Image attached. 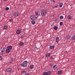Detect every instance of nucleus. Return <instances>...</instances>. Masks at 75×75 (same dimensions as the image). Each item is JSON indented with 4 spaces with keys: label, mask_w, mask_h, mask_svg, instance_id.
<instances>
[{
    "label": "nucleus",
    "mask_w": 75,
    "mask_h": 75,
    "mask_svg": "<svg viewBox=\"0 0 75 75\" xmlns=\"http://www.w3.org/2000/svg\"><path fill=\"white\" fill-rule=\"evenodd\" d=\"M2 51H5V49L3 48V49L2 50Z\"/></svg>",
    "instance_id": "nucleus-34"
},
{
    "label": "nucleus",
    "mask_w": 75,
    "mask_h": 75,
    "mask_svg": "<svg viewBox=\"0 0 75 75\" xmlns=\"http://www.w3.org/2000/svg\"><path fill=\"white\" fill-rule=\"evenodd\" d=\"M7 28H8V26H5L4 27L3 29L4 30H7Z\"/></svg>",
    "instance_id": "nucleus-10"
},
{
    "label": "nucleus",
    "mask_w": 75,
    "mask_h": 75,
    "mask_svg": "<svg viewBox=\"0 0 75 75\" xmlns=\"http://www.w3.org/2000/svg\"><path fill=\"white\" fill-rule=\"evenodd\" d=\"M19 44L20 45H21V46H22L23 45V44H24V43L23 42H21Z\"/></svg>",
    "instance_id": "nucleus-17"
},
{
    "label": "nucleus",
    "mask_w": 75,
    "mask_h": 75,
    "mask_svg": "<svg viewBox=\"0 0 75 75\" xmlns=\"http://www.w3.org/2000/svg\"><path fill=\"white\" fill-rule=\"evenodd\" d=\"M26 73V71H22L21 73L22 74H25Z\"/></svg>",
    "instance_id": "nucleus-21"
},
{
    "label": "nucleus",
    "mask_w": 75,
    "mask_h": 75,
    "mask_svg": "<svg viewBox=\"0 0 75 75\" xmlns=\"http://www.w3.org/2000/svg\"><path fill=\"white\" fill-rule=\"evenodd\" d=\"M5 10L7 11H8V10H9V8L8 7H7L5 8Z\"/></svg>",
    "instance_id": "nucleus-28"
},
{
    "label": "nucleus",
    "mask_w": 75,
    "mask_h": 75,
    "mask_svg": "<svg viewBox=\"0 0 75 75\" xmlns=\"http://www.w3.org/2000/svg\"><path fill=\"white\" fill-rule=\"evenodd\" d=\"M23 67H26L28 65V62L26 61H24L21 64Z\"/></svg>",
    "instance_id": "nucleus-2"
},
{
    "label": "nucleus",
    "mask_w": 75,
    "mask_h": 75,
    "mask_svg": "<svg viewBox=\"0 0 75 75\" xmlns=\"http://www.w3.org/2000/svg\"><path fill=\"white\" fill-rule=\"evenodd\" d=\"M72 40H75V35L73 36L72 37Z\"/></svg>",
    "instance_id": "nucleus-19"
},
{
    "label": "nucleus",
    "mask_w": 75,
    "mask_h": 75,
    "mask_svg": "<svg viewBox=\"0 0 75 75\" xmlns=\"http://www.w3.org/2000/svg\"><path fill=\"white\" fill-rule=\"evenodd\" d=\"M53 69L55 70L57 68V66L56 65H54L53 67Z\"/></svg>",
    "instance_id": "nucleus-7"
},
{
    "label": "nucleus",
    "mask_w": 75,
    "mask_h": 75,
    "mask_svg": "<svg viewBox=\"0 0 75 75\" xmlns=\"http://www.w3.org/2000/svg\"><path fill=\"white\" fill-rule=\"evenodd\" d=\"M1 56H0V60H1Z\"/></svg>",
    "instance_id": "nucleus-37"
},
{
    "label": "nucleus",
    "mask_w": 75,
    "mask_h": 75,
    "mask_svg": "<svg viewBox=\"0 0 75 75\" xmlns=\"http://www.w3.org/2000/svg\"><path fill=\"white\" fill-rule=\"evenodd\" d=\"M54 47H55L54 46H50V49L52 50V49H54Z\"/></svg>",
    "instance_id": "nucleus-14"
},
{
    "label": "nucleus",
    "mask_w": 75,
    "mask_h": 75,
    "mask_svg": "<svg viewBox=\"0 0 75 75\" xmlns=\"http://www.w3.org/2000/svg\"><path fill=\"white\" fill-rule=\"evenodd\" d=\"M20 14V13L18 11L16 12H15L14 13V17H18L19 16V14Z\"/></svg>",
    "instance_id": "nucleus-3"
},
{
    "label": "nucleus",
    "mask_w": 75,
    "mask_h": 75,
    "mask_svg": "<svg viewBox=\"0 0 75 75\" xmlns=\"http://www.w3.org/2000/svg\"><path fill=\"white\" fill-rule=\"evenodd\" d=\"M4 52V50H3V51L2 50V51H1V52L2 53H3V52Z\"/></svg>",
    "instance_id": "nucleus-38"
},
{
    "label": "nucleus",
    "mask_w": 75,
    "mask_h": 75,
    "mask_svg": "<svg viewBox=\"0 0 75 75\" xmlns=\"http://www.w3.org/2000/svg\"><path fill=\"white\" fill-rule=\"evenodd\" d=\"M47 75H51V72L50 71H48L47 72Z\"/></svg>",
    "instance_id": "nucleus-23"
},
{
    "label": "nucleus",
    "mask_w": 75,
    "mask_h": 75,
    "mask_svg": "<svg viewBox=\"0 0 75 75\" xmlns=\"http://www.w3.org/2000/svg\"><path fill=\"white\" fill-rule=\"evenodd\" d=\"M35 48H37V49H38V48H37V47H35Z\"/></svg>",
    "instance_id": "nucleus-39"
},
{
    "label": "nucleus",
    "mask_w": 75,
    "mask_h": 75,
    "mask_svg": "<svg viewBox=\"0 0 75 75\" xmlns=\"http://www.w3.org/2000/svg\"><path fill=\"white\" fill-rule=\"evenodd\" d=\"M0 75H1V74H0Z\"/></svg>",
    "instance_id": "nucleus-42"
},
{
    "label": "nucleus",
    "mask_w": 75,
    "mask_h": 75,
    "mask_svg": "<svg viewBox=\"0 0 75 75\" xmlns=\"http://www.w3.org/2000/svg\"><path fill=\"white\" fill-rule=\"evenodd\" d=\"M54 28L55 30H57L58 29V27L57 26H54Z\"/></svg>",
    "instance_id": "nucleus-22"
},
{
    "label": "nucleus",
    "mask_w": 75,
    "mask_h": 75,
    "mask_svg": "<svg viewBox=\"0 0 75 75\" xmlns=\"http://www.w3.org/2000/svg\"><path fill=\"white\" fill-rule=\"evenodd\" d=\"M33 67H34V66H33V65H31L30 66V68H31L32 69H33Z\"/></svg>",
    "instance_id": "nucleus-25"
},
{
    "label": "nucleus",
    "mask_w": 75,
    "mask_h": 75,
    "mask_svg": "<svg viewBox=\"0 0 75 75\" xmlns=\"http://www.w3.org/2000/svg\"><path fill=\"white\" fill-rule=\"evenodd\" d=\"M6 71L8 72H11V68H8L6 69Z\"/></svg>",
    "instance_id": "nucleus-5"
},
{
    "label": "nucleus",
    "mask_w": 75,
    "mask_h": 75,
    "mask_svg": "<svg viewBox=\"0 0 75 75\" xmlns=\"http://www.w3.org/2000/svg\"><path fill=\"white\" fill-rule=\"evenodd\" d=\"M35 14L36 16H38V12H36Z\"/></svg>",
    "instance_id": "nucleus-31"
},
{
    "label": "nucleus",
    "mask_w": 75,
    "mask_h": 75,
    "mask_svg": "<svg viewBox=\"0 0 75 75\" xmlns=\"http://www.w3.org/2000/svg\"><path fill=\"white\" fill-rule=\"evenodd\" d=\"M38 49H39V48H38Z\"/></svg>",
    "instance_id": "nucleus-43"
},
{
    "label": "nucleus",
    "mask_w": 75,
    "mask_h": 75,
    "mask_svg": "<svg viewBox=\"0 0 75 75\" xmlns=\"http://www.w3.org/2000/svg\"><path fill=\"white\" fill-rule=\"evenodd\" d=\"M13 19H11L9 21H10V22H13Z\"/></svg>",
    "instance_id": "nucleus-30"
},
{
    "label": "nucleus",
    "mask_w": 75,
    "mask_h": 75,
    "mask_svg": "<svg viewBox=\"0 0 75 75\" xmlns=\"http://www.w3.org/2000/svg\"><path fill=\"white\" fill-rule=\"evenodd\" d=\"M53 64H50V67H52V65Z\"/></svg>",
    "instance_id": "nucleus-32"
},
{
    "label": "nucleus",
    "mask_w": 75,
    "mask_h": 75,
    "mask_svg": "<svg viewBox=\"0 0 75 75\" xmlns=\"http://www.w3.org/2000/svg\"><path fill=\"white\" fill-rule=\"evenodd\" d=\"M56 42H59V38L57 37L56 38Z\"/></svg>",
    "instance_id": "nucleus-8"
},
{
    "label": "nucleus",
    "mask_w": 75,
    "mask_h": 75,
    "mask_svg": "<svg viewBox=\"0 0 75 75\" xmlns=\"http://www.w3.org/2000/svg\"><path fill=\"white\" fill-rule=\"evenodd\" d=\"M12 48V46H8L7 47V49H9V50H11Z\"/></svg>",
    "instance_id": "nucleus-12"
},
{
    "label": "nucleus",
    "mask_w": 75,
    "mask_h": 75,
    "mask_svg": "<svg viewBox=\"0 0 75 75\" xmlns=\"http://www.w3.org/2000/svg\"><path fill=\"white\" fill-rule=\"evenodd\" d=\"M41 16H45L46 15V13H47V11L46 9H42L41 10Z\"/></svg>",
    "instance_id": "nucleus-1"
},
{
    "label": "nucleus",
    "mask_w": 75,
    "mask_h": 75,
    "mask_svg": "<svg viewBox=\"0 0 75 75\" xmlns=\"http://www.w3.org/2000/svg\"><path fill=\"white\" fill-rule=\"evenodd\" d=\"M31 23L32 24H35V20L32 21Z\"/></svg>",
    "instance_id": "nucleus-13"
},
{
    "label": "nucleus",
    "mask_w": 75,
    "mask_h": 75,
    "mask_svg": "<svg viewBox=\"0 0 75 75\" xmlns=\"http://www.w3.org/2000/svg\"><path fill=\"white\" fill-rule=\"evenodd\" d=\"M50 53H47L46 55V57H50Z\"/></svg>",
    "instance_id": "nucleus-16"
},
{
    "label": "nucleus",
    "mask_w": 75,
    "mask_h": 75,
    "mask_svg": "<svg viewBox=\"0 0 75 75\" xmlns=\"http://www.w3.org/2000/svg\"><path fill=\"white\" fill-rule=\"evenodd\" d=\"M60 25H63V22H61L60 23Z\"/></svg>",
    "instance_id": "nucleus-26"
},
{
    "label": "nucleus",
    "mask_w": 75,
    "mask_h": 75,
    "mask_svg": "<svg viewBox=\"0 0 75 75\" xmlns=\"http://www.w3.org/2000/svg\"><path fill=\"white\" fill-rule=\"evenodd\" d=\"M55 7L56 8H57L58 7V5H56V6H55Z\"/></svg>",
    "instance_id": "nucleus-36"
},
{
    "label": "nucleus",
    "mask_w": 75,
    "mask_h": 75,
    "mask_svg": "<svg viewBox=\"0 0 75 75\" xmlns=\"http://www.w3.org/2000/svg\"><path fill=\"white\" fill-rule=\"evenodd\" d=\"M36 18L37 17H36V16L35 15H32L30 16V19L31 20H35Z\"/></svg>",
    "instance_id": "nucleus-4"
},
{
    "label": "nucleus",
    "mask_w": 75,
    "mask_h": 75,
    "mask_svg": "<svg viewBox=\"0 0 75 75\" xmlns=\"http://www.w3.org/2000/svg\"><path fill=\"white\" fill-rule=\"evenodd\" d=\"M16 33L17 34H20V33H21V30H18L16 31Z\"/></svg>",
    "instance_id": "nucleus-6"
},
{
    "label": "nucleus",
    "mask_w": 75,
    "mask_h": 75,
    "mask_svg": "<svg viewBox=\"0 0 75 75\" xmlns=\"http://www.w3.org/2000/svg\"><path fill=\"white\" fill-rule=\"evenodd\" d=\"M67 18L68 19L70 20V19H71V16L70 15H69L68 16H67Z\"/></svg>",
    "instance_id": "nucleus-15"
},
{
    "label": "nucleus",
    "mask_w": 75,
    "mask_h": 75,
    "mask_svg": "<svg viewBox=\"0 0 75 75\" xmlns=\"http://www.w3.org/2000/svg\"><path fill=\"white\" fill-rule=\"evenodd\" d=\"M3 55V54H2V55Z\"/></svg>",
    "instance_id": "nucleus-40"
},
{
    "label": "nucleus",
    "mask_w": 75,
    "mask_h": 75,
    "mask_svg": "<svg viewBox=\"0 0 75 75\" xmlns=\"http://www.w3.org/2000/svg\"><path fill=\"white\" fill-rule=\"evenodd\" d=\"M66 37L67 38V40H69L71 38V36L69 35L66 36Z\"/></svg>",
    "instance_id": "nucleus-11"
},
{
    "label": "nucleus",
    "mask_w": 75,
    "mask_h": 75,
    "mask_svg": "<svg viewBox=\"0 0 75 75\" xmlns=\"http://www.w3.org/2000/svg\"><path fill=\"white\" fill-rule=\"evenodd\" d=\"M21 39H23V38H24V35H22L21 37Z\"/></svg>",
    "instance_id": "nucleus-29"
},
{
    "label": "nucleus",
    "mask_w": 75,
    "mask_h": 75,
    "mask_svg": "<svg viewBox=\"0 0 75 75\" xmlns=\"http://www.w3.org/2000/svg\"><path fill=\"white\" fill-rule=\"evenodd\" d=\"M51 1H52V2H55V1L54 0H51Z\"/></svg>",
    "instance_id": "nucleus-33"
},
{
    "label": "nucleus",
    "mask_w": 75,
    "mask_h": 75,
    "mask_svg": "<svg viewBox=\"0 0 75 75\" xmlns=\"http://www.w3.org/2000/svg\"><path fill=\"white\" fill-rule=\"evenodd\" d=\"M9 52H10V50H9V49H8L6 50V53H9Z\"/></svg>",
    "instance_id": "nucleus-20"
},
{
    "label": "nucleus",
    "mask_w": 75,
    "mask_h": 75,
    "mask_svg": "<svg viewBox=\"0 0 75 75\" xmlns=\"http://www.w3.org/2000/svg\"><path fill=\"white\" fill-rule=\"evenodd\" d=\"M4 1H6V0H4Z\"/></svg>",
    "instance_id": "nucleus-41"
},
{
    "label": "nucleus",
    "mask_w": 75,
    "mask_h": 75,
    "mask_svg": "<svg viewBox=\"0 0 75 75\" xmlns=\"http://www.w3.org/2000/svg\"><path fill=\"white\" fill-rule=\"evenodd\" d=\"M48 73L47 72H44L43 73V74L44 75H47V74Z\"/></svg>",
    "instance_id": "nucleus-24"
},
{
    "label": "nucleus",
    "mask_w": 75,
    "mask_h": 75,
    "mask_svg": "<svg viewBox=\"0 0 75 75\" xmlns=\"http://www.w3.org/2000/svg\"><path fill=\"white\" fill-rule=\"evenodd\" d=\"M62 5H63V3H62V2L60 3L59 4V7H60V8L62 7Z\"/></svg>",
    "instance_id": "nucleus-9"
},
{
    "label": "nucleus",
    "mask_w": 75,
    "mask_h": 75,
    "mask_svg": "<svg viewBox=\"0 0 75 75\" xmlns=\"http://www.w3.org/2000/svg\"><path fill=\"white\" fill-rule=\"evenodd\" d=\"M60 18L61 19H62L63 18H64V16H60Z\"/></svg>",
    "instance_id": "nucleus-27"
},
{
    "label": "nucleus",
    "mask_w": 75,
    "mask_h": 75,
    "mask_svg": "<svg viewBox=\"0 0 75 75\" xmlns=\"http://www.w3.org/2000/svg\"><path fill=\"white\" fill-rule=\"evenodd\" d=\"M25 75H29V73H27Z\"/></svg>",
    "instance_id": "nucleus-35"
},
{
    "label": "nucleus",
    "mask_w": 75,
    "mask_h": 75,
    "mask_svg": "<svg viewBox=\"0 0 75 75\" xmlns=\"http://www.w3.org/2000/svg\"><path fill=\"white\" fill-rule=\"evenodd\" d=\"M61 73H62V71H59L57 72V74H58V75H59L60 74H61Z\"/></svg>",
    "instance_id": "nucleus-18"
}]
</instances>
